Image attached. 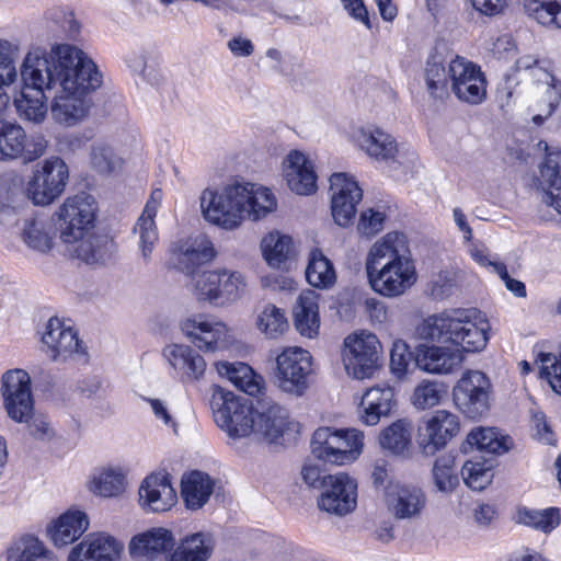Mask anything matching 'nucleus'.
Segmentation results:
<instances>
[{
    "label": "nucleus",
    "mask_w": 561,
    "mask_h": 561,
    "mask_svg": "<svg viewBox=\"0 0 561 561\" xmlns=\"http://www.w3.org/2000/svg\"><path fill=\"white\" fill-rule=\"evenodd\" d=\"M219 270L206 271L194 277L193 289L198 300L218 301Z\"/></svg>",
    "instance_id": "58"
},
{
    "label": "nucleus",
    "mask_w": 561,
    "mask_h": 561,
    "mask_svg": "<svg viewBox=\"0 0 561 561\" xmlns=\"http://www.w3.org/2000/svg\"><path fill=\"white\" fill-rule=\"evenodd\" d=\"M381 344L370 332L360 331L345 337L343 364L350 376L356 379L370 378L379 367Z\"/></svg>",
    "instance_id": "8"
},
{
    "label": "nucleus",
    "mask_w": 561,
    "mask_h": 561,
    "mask_svg": "<svg viewBox=\"0 0 561 561\" xmlns=\"http://www.w3.org/2000/svg\"><path fill=\"white\" fill-rule=\"evenodd\" d=\"M163 193L160 188H156L151 192L149 199L147 201L142 214L138 218L134 232L139 238V249L144 260H148L158 241V231L154 222L158 208L162 201Z\"/></svg>",
    "instance_id": "31"
},
{
    "label": "nucleus",
    "mask_w": 561,
    "mask_h": 561,
    "mask_svg": "<svg viewBox=\"0 0 561 561\" xmlns=\"http://www.w3.org/2000/svg\"><path fill=\"white\" fill-rule=\"evenodd\" d=\"M364 433L356 428H318L311 439L312 455L325 462L345 465L355 461L363 451Z\"/></svg>",
    "instance_id": "6"
},
{
    "label": "nucleus",
    "mask_w": 561,
    "mask_h": 561,
    "mask_svg": "<svg viewBox=\"0 0 561 561\" xmlns=\"http://www.w3.org/2000/svg\"><path fill=\"white\" fill-rule=\"evenodd\" d=\"M20 73L27 85L53 94L51 118L65 127L77 126L89 116L90 94L102 84L94 61L82 49L67 43H55L48 51L30 50Z\"/></svg>",
    "instance_id": "1"
},
{
    "label": "nucleus",
    "mask_w": 561,
    "mask_h": 561,
    "mask_svg": "<svg viewBox=\"0 0 561 561\" xmlns=\"http://www.w3.org/2000/svg\"><path fill=\"white\" fill-rule=\"evenodd\" d=\"M47 355L54 362H66L68 359L87 360L85 347L78 339V334L73 329L65 333L62 340Z\"/></svg>",
    "instance_id": "54"
},
{
    "label": "nucleus",
    "mask_w": 561,
    "mask_h": 561,
    "mask_svg": "<svg viewBox=\"0 0 561 561\" xmlns=\"http://www.w3.org/2000/svg\"><path fill=\"white\" fill-rule=\"evenodd\" d=\"M217 370L226 376L237 388L250 396L259 393L262 389L261 381L256 379L252 368L244 363H217Z\"/></svg>",
    "instance_id": "43"
},
{
    "label": "nucleus",
    "mask_w": 561,
    "mask_h": 561,
    "mask_svg": "<svg viewBox=\"0 0 561 561\" xmlns=\"http://www.w3.org/2000/svg\"><path fill=\"white\" fill-rule=\"evenodd\" d=\"M247 184L232 181L219 190L206 188L201 196L204 218L225 230H234L245 219Z\"/></svg>",
    "instance_id": "4"
},
{
    "label": "nucleus",
    "mask_w": 561,
    "mask_h": 561,
    "mask_svg": "<svg viewBox=\"0 0 561 561\" xmlns=\"http://www.w3.org/2000/svg\"><path fill=\"white\" fill-rule=\"evenodd\" d=\"M466 444L491 454H502L508 450L506 442L499 437V433L494 428H473L467 435Z\"/></svg>",
    "instance_id": "55"
},
{
    "label": "nucleus",
    "mask_w": 561,
    "mask_h": 561,
    "mask_svg": "<svg viewBox=\"0 0 561 561\" xmlns=\"http://www.w3.org/2000/svg\"><path fill=\"white\" fill-rule=\"evenodd\" d=\"M541 374L548 379L551 388L561 393V355L547 354L542 357Z\"/></svg>",
    "instance_id": "64"
},
{
    "label": "nucleus",
    "mask_w": 561,
    "mask_h": 561,
    "mask_svg": "<svg viewBox=\"0 0 561 561\" xmlns=\"http://www.w3.org/2000/svg\"><path fill=\"white\" fill-rule=\"evenodd\" d=\"M386 214L382 210L367 208L359 215L357 231L360 236L371 238L383 230Z\"/></svg>",
    "instance_id": "60"
},
{
    "label": "nucleus",
    "mask_w": 561,
    "mask_h": 561,
    "mask_svg": "<svg viewBox=\"0 0 561 561\" xmlns=\"http://www.w3.org/2000/svg\"><path fill=\"white\" fill-rule=\"evenodd\" d=\"M126 479L119 468H105L94 474L91 481V491L104 497H112L125 491Z\"/></svg>",
    "instance_id": "48"
},
{
    "label": "nucleus",
    "mask_w": 561,
    "mask_h": 561,
    "mask_svg": "<svg viewBox=\"0 0 561 561\" xmlns=\"http://www.w3.org/2000/svg\"><path fill=\"white\" fill-rule=\"evenodd\" d=\"M542 203L561 215V151L549 152L540 167Z\"/></svg>",
    "instance_id": "33"
},
{
    "label": "nucleus",
    "mask_w": 561,
    "mask_h": 561,
    "mask_svg": "<svg viewBox=\"0 0 561 561\" xmlns=\"http://www.w3.org/2000/svg\"><path fill=\"white\" fill-rule=\"evenodd\" d=\"M459 417L447 411L436 410L417 428V444L423 454L434 455L459 433Z\"/></svg>",
    "instance_id": "15"
},
{
    "label": "nucleus",
    "mask_w": 561,
    "mask_h": 561,
    "mask_svg": "<svg viewBox=\"0 0 561 561\" xmlns=\"http://www.w3.org/2000/svg\"><path fill=\"white\" fill-rule=\"evenodd\" d=\"M306 278L311 286L317 288H328L335 282L336 276L332 263L318 249L310 252Z\"/></svg>",
    "instance_id": "44"
},
{
    "label": "nucleus",
    "mask_w": 561,
    "mask_h": 561,
    "mask_svg": "<svg viewBox=\"0 0 561 561\" xmlns=\"http://www.w3.org/2000/svg\"><path fill=\"white\" fill-rule=\"evenodd\" d=\"M393 404L394 392L391 387H371L362 397L359 421L367 426L377 425L381 417L389 415Z\"/></svg>",
    "instance_id": "30"
},
{
    "label": "nucleus",
    "mask_w": 561,
    "mask_h": 561,
    "mask_svg": "<svg viewBox=\"0 0 561 561\" xmlns=\"http://www.w3.org/2000/svg\"><path fill=\"white\" fill-rule=\"evenodd\" d=\"M25 130L14 122L0 119V161L20 159L25 149Z\"/></svg>",
    "instance_id": "42"
},
{
    "label": "nucleus",
    "mask_w": 561,
    "mask_h": 561,
    "mask_svg": "<svg viewBox=\"0 0 561 561\" xmlns=\"http://www.w3.org/2000/svg\"><path fill=\"white\" fill-rule=\"evenodd\" d=\"M358 146L370 158L402 167L403 173H412L417 161L414 151H401L396 139L381 128L370 126L362 128L357 135Z\"/></svg>",
    "instance_id": "12"
},
{
    "label": "nucleus",
    "mask_w": 561,
    "mask_h": 561,
    "mask_svg": "<svg viewBox=\"0 0 561 561\" xmlns=\"http://www.w3.org/2000/svg\"><path fill=\"white\" fill-rule=\"evenodd\" d=\"M365 270L373 290L383 297H399L417 280V272L407 236L392 231L370 247Z\"/></svg>",
    "instance_id": "2"
},
{
    "label": "nucleus",
    "mask_w": 561,
    "mask_h": 561,
    "mask_svg": "<svg viewBox=\"0 0 561 561\" xmlns=\"http://www.w3.org/2000/svg\"><path fill=\"white\" fill-rule=\"evenodd\" d=\"M283 175L290 188L298 195H310L317 190L313 164L300 151H290L283 162Z\"/></svg>",
    "instance_id": "24"
},
{
    "label": "nucleus",
    "mask_w": 561,
    "mask_h": 561,
    "mask_svg": "<svg viewBox=\"0 0 561 561\" xmlns=\"http://www.w3.org/2000/svg\"><path fill=\"white\" fill-rule=\"evenodd\" d=\"M68 252L87 264H103L112 254L113 242L104 234L93 233V230L75 241H62Z\"/></svg>",
    "instance_id": "28"
},
{
    "label": "nucleus",
    "mask_w": 561,
    "mask_h": 561,
    "mask_svg": "<svg viewBox=\"0 0 561 561\" xmlns=\"http://www.w3.org/2000/svg\"><path fill=\"white\" fill-rule=\"evenodd\" d=\"M23 88L20 96L14 99V105L21 118L33 124H42L47 116V95L48 91H41L35 87L27 85L21 77Z\"/></svg>",
    "instance_id": "36"
},
{
    "label": "nucleus",
    "mask_w": 561,
    "mask_h": 561,
    "mask_svg": "<svg viewBox=\"0 0 561 561\" xmlns=\"http://www.w3.org/2000/svg\"><path fill=\"white\" fill-rule=\"evenodd\" d=\"M89 528L87 514L79 510H68L47 527L49 539L56 547L75 542Z\"/></svg>",
    "instance_id": "29"
},
{
    "label": "nucleus",
    "mask_w": 561,
    "mask_h": 561,
    "mask_svg": "<svg viewBox=\"0 0 561 561\" xmlns=\"http://www.w3.org/2000/svg\"><path fill=\"white\" fill-rule=\"evenodd\" d=\"M210 407L216 424L232 438L250 435L254 428V408L244 397L215 387Z\"/></svg>",
    "instance_id": "5"
},
{
    "label": "nucleus",
    "mask_w": 561,
    "mask_h": 561,
    "mask_svg": "<svg viewBox=\"0 0 561 561\" xmlns=\"http://www.w3.org/2000/svg\"><path fill=\"white\" fill-rule=\"evenodd\" d=\"M0 392L7 415L14 422H28L34 412L30 374L21 368L7 370L1 377Z\"/></svg>",
    "instance_id": "10"
},
{
    "label": "nucleus",
    "mask_w": 561,
    "mask_h": 561,
    "mask_svg": "<svg viewBox=\"0 0 561 561\" xmlns=\"http://www.w3.org/2000/svg\"><path fill=\"white\" fill-rule=\"evenodd\" d=\"M357 484L346 473L329 474L327 484L318 499L321 511L337 516L351 513L356 507Z\"/></svg>",
    "instance_id": "19"
},
{
    "label": "nucleus",
    "mask_w": 561,
    "mask_h": 561,
    "mask_svg": "<svg viewBox=\"0 0 561 561\" xmlns=\"http://www.w3.org/2000/svg\"><path fill=\"white\" fill-rule=\"evenodd\" d=\"M461 476L468 488L482 491L492 482V465L486 461L468 460L461 468Z\"/></svg>",
    "instance_id": "56"
},
{
    "label": "nucleus",
    "mask_w": 561,
    "mask_h": 561,
    "mask_svg": "<svg viewBox=\"0 0 561 561\" xmlns=\"http://www.w3.org/2000/svg\"><path fill=\"white\" fill-rule=\"evenodd\" d=\"M219 274L218 301L232 302L239 299L247 289V277L239 271L227 268H219Z\"/></svg>",
    "instance_id": "51"
},
{
    "label": "nucleus",
    "mask_w": 561,
    "mask_h": 561,
    "mask_svg": "<svg viewBox=\"0 0 561 561\" xmlns=\"http://www.w3.org/2000/svg\"><path fill=\"white\" fill-rule=\"evenodd\" d=\"M22 237L24 242L38 252H47L53 248L51 225L44 218L25 220Z\"/></svg>",
    "instance_id": "45"
},
{
    "label": "nucleus",
    "mask_w": 561,
    "mask_h": 561,
    "mask_svg": "<svg viewBox=\"0 0 561 561\" xmlns=\"http://www.w3.org/2000/svg\"><path fill=\"white\" fill-rule=\"evenodd\" d=\"M139 504L152 513L169 511L176 503V492L167 473L158 472L147 476L139 490Z\"/></svg>",
    "instance_id": "21"
},
{
    "label": "nucleus",
    "mask_w": 561,
    "mask_h": 561,
    "mask_svg": "<svg viewBox=\"0 0 561 561\" xmlns=\"http://www.w3.org/2000/svg\"><path fill=\"white\" fill-rule=\"evenodd\" d=\"M319 294L314 290H304L296 300L293 310L294 325L296 330L306 337L312 339L318 335L320 328Z\"/></svg>",
    "instance_id": "32"
},
{
    "label": "nucleus",
    "mask_w": 561,
    "mask_h": 561,
    "mask_svg": "<svg viewBox=\"0 0 561 561\" xmlns=\"http://www.w3.org/2000/svg\"><path fill=\"white\" fill-rule=\"evenodd\" d=\"M254 428L252 432L262 435L268 442H275L288 425V412L272 400H262L254 409Z\"/></svg>",
    "instance_id": "26"
},
{
    "label": "nucleus",
    "mask_w": 561,
    "mask_h": 561,
    "mask_svg": "<svg viewBox=\"0 0 561 561\" xmlns=\"http://www.w3.org/2000/svg\"><path fill=\"white\" fill-rule=\"evenodd\" d=\"M215 481L205 472L192 471L181 481V495L190 510L203 507L214 492Z\"/></svg>",
    "instance_id": "35"
},
{
    "label": "nucleus",
    "mask_w": 561,
    "mask_h": 561,
    "mask_svg": "<svg viewBox=\"0 0 561 561\" xmlns=\"http://www.w3.org/2000/svg\"><path fill=\"white\" fill-rule=\"evenodd\" d=\"M163 356L184 383L201 381L206 373L205 358L194 348L184 344H171L163 348Z\"/></svg>",
    "instance_id": "22"
},
{
    "label": "nucleus",
    "mask_w": 561,
    "mask_h": 561,
    "mask_svg": "<svg viewBox=\"0 0 561 561\" xmlns=\"http://www.w3.org/2000/svg\"><path fill=\"white\" fill-rule=\"evenodd\" d=\"M216 256L213 242L205 236H197L174 242L170 247V265L187 276H195L197 271Z\"/></svg>",
    "instance_id": "16"
},
{
    "label": "nucleus",
    "mask_w": 561,
    "mask_h": 561,
    "mask_svg": "<svg viewBox=\"0 0 561 561\" xmlns=\"http://www.w3.org/2000/svg\"><path fill=\"white\" fill-rule=\"evenodd\" d=\"M91 163L99 173L110 174L121 170L124 160L110 144L95 141L91 146Z\"/></svg>",
    "instance_id": "52"
},
{
    "label": "nucleus",
    "mask_w": 561,
    "mask_h": 561,
    "mask_svg": "<svg viewBox=\"0 0 561 561\" xmlns=\"http://www.w3.org/2000/svg\"><path fill=\"white\" fill-rule=\"evenodd\" d=\"M28 196L22 188L21 181L14 178L0 179V211H15L27 203Z\"/></svg>",
    "instance_id": "57"
},
{
    "label": "nucleus",
    "mask_w": 561,
    "mask_h": 561,
    "mask_svg": "<svg viewBox=\"0 0 561 561\" xmlns=\"http://www.w3.org/2000/svg\"><path fill=\"white\" fill-rule=\"evenodd\" d=\"M247 195L245 218L257 221L274 213L277 208V201L272 191L264 186H257L245 182Z\"/></svg>",
    "instance_id": "40"
},
{
    "label": "nucleus",
    "mask_w": 561,
    "mask_h": 561,
    "mask_svg": "<svg viewBox=\"0 0 561 561\" xmlns=\"http://www.w3.org/2000/svg\"><path fill=\"white\" fill-rule=\"evenodd\" d=\"M540 60L533 55H525L516 60V69L520 70H533L541 72L545 77L546 91H545V103L546 106L541 113L535 115L533 121L537 125H541L543 121L549 117L554 108L558 106L561 100V91L556 84V79L549 73L543 66L540 65Z\"/></svg>",
    "instance_id": "34"
},
{
    "label": "nucleus",
    "mask_w": 561,
    "mask_h": 561,
    "mask_svg": "<svg viewBox=\"0 0 561 561\" xmlns=\"http://www.w3.org/2000/svg\"><path fill=\"white\" fill-rule=\"evenodd\" d=\"M151 409L154 419L160 422L164 427L171 428L174 434H178L179 424L171 413L168 403L158 398H142Z\"/></svg>",
    "instance_id": "63"
},
{
    "label": "nucleus",
    "mask_w": 561,
    "mask_h": 561,
    "mask_svg": "<svg viewBox=\"0 0 561 561\" xmlns=\"http://www.w3.org/2000/svg\"><path fill=\"white\" fill-rule=\"evenodd\" d=\"M560 0H524L526 14L538 24L558 28Z\"/></svg>",
    "instance_id": "50"
},
{
    "label": "nucleus",
    "mask_w": 561,
    "mask_h": 561,
    "mask_svg": "<svg viewBox=\"0 0 561 561\" xmlns=\"http://www.w3.org/2000/svg\"><path fill=\"white\" fill-rule=\"evenodd\" d=\"M99 206L95 198L84 192L67 197L54 213L56 229L61 241H75L95 227Z\"/></svg>",
    "instance_id": "7"
},
{
    "label": "nucleus",
    "mask_w": 561,
    "mask_h": 561,
    "mask_svg": "<svg viewBox=\"0 0 561 561\" xmlns=\"http://www.w3.org/2000/svg\"><path fill=\"white\" fill-rule=\"evenodd\" d=\"M124 545L106 533H91L69 552L67 561H117Z\"/></svg>",
    "instance_id": "20"
},
{
    "label": "nucleus",
    "mask_w": 561,
    "mask_h": 561,
    "mask_svg": "<svg viewBox=\"0 0 561 561\" xmlns=\"http://www.w3.org/2000/svg\"><path fill=\"white\" fill-rule=\"evenodd\" d=\"M72 328L66 325L59 318L51 317L45 324L42 332V344L45 346V353L49 351L62 340L64 334L69 332Z\"/></svg>",
    "instance_id": "62"
},
{
    "label": "nucleus",
    "mask_w": 561,
    "mask_h": 561,
    "mask_svg": "<svg viewBox=\"0 0 561 561\" xmlns=\"http://www.w3.org/2000/svg\"><path fill=\"white\" fill-rule=\"evenodd\" d=\"M462 355L458 350L437 345H420L416 350V366L428 374L446 375L460 365Z\"/></svg>",
    "instance_id": "27"
},
{
    "label": "nucleus",
    "mask_w": 561,
    "mask_h": 561,
    "mask_svg": "<svg viewBox=\"0 0 561 561\" xmlns=\"http://www.w3.org/2000/svg\"><path fill=\"white\" fill-rule=\"evenodd\" d=\"M68 180L69 169L61 158L45 159L27 182V196L35 205H49L64 193Z\"/></svg>",
    "instance_id": "9"
},
{
    "label": "nucleus",
    "mask_w": 561,
    "mask_h": 561,
    "mask_svg": "<svg viewBox=\"0 0 561 561\" xmlns=\"http://www.w3.org/2000/svg\"><path fill=\"white\" fill-rule=\"evenodd\" d=\"M387 507L397 519H416L426 506V494L416 485L396 484L387 493Z\"/></svg>",
    "instance_id": "23"
},
{
    "label": "nucleus",
    "mask_w": 561,
    "mask_h": 561,
    "mask_svg": "<svg viewBox=\"0 0 561 561\" xmlns=\"http://www.w3.org/2000/svg\"><path fill=\"white\" fill-rule=\"evenodd\" d=\"M311 373V356L301 347H286L276 356V380L278 387L288 393L301 396L307 390Z\"/></svg>",
    "instance_id": "13"
},
{
    "label": "nucleus",
    "mask_w": 561,
    "mask_h": 561,
    "mask_svg": "<svg viewBox=\"0 0 561 561\" xmlns=\"http://www.w3.org/2000/svg\"><path fill=\"white\" fill-rule=\"evenodd\" d=\"M263 257L272 267H279L293 253V241L288 236L272 232L261 241Z\"/></svg>",
    "instance_id": "47"
},
{
    "label": "nucleus",
    "mask_w": 561,
    "mask_h": 561,
    "mask_svg": "<svg viewBox=\"0 0 561 561\" xmlns=\"http://www.w3.org/2000/svg\"><path fill=\"white\" fill-rule=\"evenodd\" d=\"M50 552L34 537L23 539L22 547L9 551V561H47Z\"/></svg>",
    "instance_id": "59"
},
{
    "label": "nucleus",
    "mask_w": 561,
    "mask_h": 561,
    "mask_svg": "<svg viewBox=\"0 0 561 561\" xmlns=\"http://www.w3.org/2000/svg\"><path fill=\"white\" fill-rule=\"evenodd\" d=\"M426 89L434 99H444L448 96V83L450 82L448 68H446L444 58L438 54H432L424 70Z\"/></svg>",
    "instance_id": "41"
},
{
    "label": "nucleus",
    "mask_w": 561,
    "mask_h": 561,
    "mask_svg": "<svg viewBox=\"0 0 561 561\" xmlns=\"http://www.w3.org/2000/svg\"><path fill=\"white\" fill-rule=\"evenodd\" d=\"M442 391L436 382L423 381L413 392V404L421 410L437 405L440 401Z\"/></svg>",
    "instance_id": "61"
},
{
    "label": "nucleus",
    "mask_w": 561,
    "mask_h": 561,
    "mask_svg": "<svg viewBox=\"0 0 561 561\" xmlns=\"http://www.w3.org/2000/svg\"><path fill=\"white\" fill-rule=\"evenodd\" d=\"M435 488L442 493H451L459 484L455 458L450 455L438 457L432 468Z\"/></svg>",
    "instance_id": "49"
},
{
    "label": "nucleus",
    "mask_w": 561,
    "mask_h": 561,
    "mask_svg": "<svg viewBox=\"0 0 561 561\" xmlns=\"http://www.w3.org/2000/svg\"><path fill=\"white\" fill-rule=\"evenodd\" d=\"M491 327L485 316L476 308L447 309L428 316L415 330L420 340L449 344L462 355L485 348Z\"/></svg>",
    "instance_id": "3"
},
{
    "label": "nucleus",
    "mask_w": 561,
    "mask_h": 561,
    "mask_svg": "<svg viewBox=\"0 0 561 561\" xmlns=\"http://www.w3.org/2000/svg\"><path fill=\"white\" fill-rule=\"evenodd\" d=\"M182 333L197 348L215 352L230 343V330L220 321L205 316L187 318L181 323Z\"/></svg>",
    "instance_id": "18"
},
{
    "label": "nucleus",
    "mask_w": 561,
    "mask_h": 561,
    "mask_svg": "<svg viewBox=\"0 0 561 561\" xmlns=\"http://www.w3.org/2000/svg\"><path fill=\"white\" fill-rule=\"evenodd\" d=\"M174 545L175 538L172 531L157 527L134 536L129 542V552L139 561H152L171 550Z\"/></svg>",
    "instance_id": "25"
},
{
    "label": "nucleus",
    "mask_w": 561,
    "mask_h": 561,
    "mask_svg": "<svg viewBox=\"0 0 561 561\" xmlns=\"http://www.w3.org/2000/svg\"><path fill=\"white\" fill-rule=\"evenodd\" d=\"M413 425L408 419H400L383 428L379 434L382 449L394 456H407L411 448Z\"/></svg>",
    "instance_id": "38"
},
{
    "label": "nucleus",
    "mask_w": 561,
    "mask_h": 561,
    "mask_svg": "<svg viewBox=\"0 0 561 561\" xmlns=\"http://www.w3.org/2000/svg\"><path fill=\"white\" fill-rule=\"evenodd\" d=\"M18 53V44L0 38V112L7 107L10 101L5 88L14 83L18 78L15 65Z\"/></svg>",
    "instance_id": "39"
},
{
    "label": "nucleus",
    "mask_w": 561,
    "mask_h": 561,
    "mask_svg": "<svg viewBox=\"0 0 561 561\" xmlns=\"http://www.w3.org/2000/svg\"><path fill=\"white\" fill-rule=\"evenodd\" d=\"M257 329L268 339H276L288 329V321L282 309L266 305L257 316Z\"/></svg>",
    "instance_id": "53"
},
{
    "label": "nucleus",
    "mask_w": 561,
    "mask_h": 561,
    "mask_svg": "<svg viewBox=\"0 0 561 561\" xmlns=\"http://www.w3.org/2000/svg\"><path fill=\"white\" fill-rule=\"evenodd\" d=\"M450 88L462 102L480 104L486 96V81L480 67L463 57L456 56L448 64Z\"/></svg>",
    "instance_id": "14"
},
{
    "label": "nucleus",
    "mask_w": 561,
    "mask_h": 561,
    "mask_svg": "<svg viewBox=\"0 0 561 561\" xmlns=\"http://www.w3.org/2000/svg\"><path fill=\"white\" fill-rule=\"evenodd\" d=\"M211 534L199 531L183 538L167 561H207L214 550Z\"/></svg>",
    "instance_id": "37"
},
{
    "label": "nucleus",
    "mask_w": 561,
    "mask_h": 561,
    "mask_svg": "<svg viewBox=\"0 0 561 561\" xmlns=\"http://www.w3.org/2000/svg\"><path fill=\"white\" fill-rule=\"evenodd\" d=\"M492 383L480 370H467L453 389V400L467 416L477 419L491 407Z\"/></svg>",
    "instance_id": "11"
},
{
    "label": "nucleus",
    "mask_w": 561,
    "mask_h": 561,
    "mask_svg": "<svg viewBox=\"0 0 561 561\" xmlns=\"http://www.w3.org/2000/svg\"><path fill=\"white\" fill-rule=\"evenodd\" d=\"M330 191L333 219L339 226L346 227L356 214V206L362 201L363 190L352 175L337 172L330 178Z\"/></svg>",
    "instance_id": "17"
},
{
    "label": "nucleus",
    "mask_w": 561,
    "mask_h": 561,
    "mask_svg": "<svg viewBox=\"0 0 561 561\" xmlns=\"http://www.w3.org/2000/svg\"><path fill=\"white\" fill-rule=\"evenodd\" d=\"M516 522L548 534L560 524V514L556 507L545 510L522 507L517 510Z\"/></svg>",
    "instance_id": "46"
}]
</instances>
